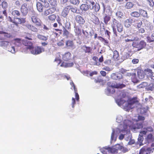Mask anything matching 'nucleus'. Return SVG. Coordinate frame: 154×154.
Wrapping results in <instances>:
<instances>
[{
  "mask_svg": "<svg viewBox=\"0 0 154 154\" xmlns=\"http://www.w3.org/2000/svg\"><path fill=\"white\" fill-rule=\"evenodd\" d=\"M111 17L108 15H106L104 17V22L106 24H107L108 21H109Z\"/></svg>",
  "mask_w": 154,
  "mask_h": 154,
  "instance_id": "obj_51",
  "label": "nucleus"
},
{
  "mask_svg": "<svg viewBox=\"0 0 154 154\" xmlns=\"http://www.w3.org/2000/svg\"><path fill=\"white\" fill-rule=\"evenodd\" d=\"M143 134V133L141 134L140 132V134H139L138 138V142H139V143L140 146L143 145V144L142 143V142L144 139Z\"/></svg>",
  "mask_w": 154,
  "mask_h": 154,
  "instance_id": "obj_27",
  "label": "nucleus"
},
{
  "mask_svg": "<svg viewBox=\"0 0 154 154\" xmlns=\"http://www.w3.org/2000/svg\"><path fill=\"white\" fill-rule=\"evenodd\" d=\"M147 39L149 42L154 41V33L152 35L151 37L148 36Z\"/></svg>",
  "mask_w": 154,
  "mask_h": 154,
  "instance_id": "obj_48",
  "label": "nucleus"
},
{
  "mask_svg": "<svg viewBox=\"0 0 154 154\" xmlns=\"http://www.w3.org/2000/svg\"><path fill=\"white\" fill-rule=\"evenodd\" d=\"M134 6V4L131 2H127L125 5V7L126 8L129 9L133 8Z\"/></svg>",
  "mask_w": 154,
  "mask_h": 154,
  "instance_id": "obj_40",
  "label": "nucleus"
},
{
  "mask_svg": "<svg viewBox=\"0 0 154 154\" xmlns=\"http://www.w3.org/2000/svg\"><path fill=\"white\" fill-rule=\"evenodd\" d=\"M65 25L66 28L68 29H69L71 27V24L69 22L67 21L65 23Z\"/></svg>",
  "mask_w": 154,
  "mask_h": 154,
  "instance_id": "obj_57",
  "label": "nucleus"
},
{
  "mask_svg": "<svg viewBox=\"0 0 154 154\" xmlns=\"http://www.w3.org/2000/svg\"><path fill=\"white\" fill-rule=\"evenodd\" d=\"M115 99L117 104L127 111L133 108L134 106V104L137 102L135 99L128 101V97L126 95V92L124 91H117Z\"/></svg>",
  "mask_w": 154,
  "mask_h": 154,
  "instance_id": "obj_1",
  "label": "nucleus"
},
{
  "mask_svg": "<svg viewBox=\"0 0 154 154\" xmlns=\"http://www.w3.org/2000/svg\"><path fill=\"white\" fill-rule=\"evenodd\" d=\"M152 70L150 69H148L145 71V73L148 76H150L152 75Z\"/></svg>",
  "mask_w": 154,
  "mask_h": 154,
  "instance_id": "obj_46",
  "label": "nucleus"
},
{
  "mask_svg": "<svg viewBox=\"0 0 154 154\" xmlns=\"http://www.w3.org/2000/svg\"><path fill=\"white\" fill-rule=\"evenodd\" d=\"M148 84L146 82H143L137 85V87L139 88H143L147 85Z\"/></svg>",
  "mask_w": 154,
  "mask_h": 154,
  "instance_id": "obj_43",
  "label": "nucleus"
},
{
  "mask_svg": "<svg viewBox=\"0 0 154 154\" xmlns=\"http://www.w3.org/2000/svg\"><path fill=\"white\" fill-rule=\"evenodd\" d=\"M138 120L140 121H143L145 119L144 116L139 115L138 116Z\"/></svg>",
  "mask_w": 154,
  "mask_h": 154,
  "instance_id": "obj_63",
  "label": "nucleus"
},
{
  "mask_svg": "<svg viewBox=\"0 0 154 154\" xmlns=\"http://www.w3.org/2000/svg\"><path fill=\"white\" fill-rule=\"evenodd\" d=\"M147 109L146 108L142 107L140 109V114H143L147 112Z\"/></svg>",
  "mask_w": 154,
  "mask_h": 154,
  "instance_id": "obj_55",
  "label": "nucleus"
},
{
  "mask_svg": "<svg viewBox=\"0 0 154 154\" xmlns=\"http://www.w3.org/2000/svg\"><path fill=\"white\" fill-rule=\"evenodd\" d=\"M134 22L135 23L134 26L137 28H139L141 27V26L143 25L142 21L140 19H135Z\"/></svg>",
  "mask_w": 154,
  "mask_h": 154,
  "instance_id": "obj_18",
  "label": "nucleus"
},
{
  "mask_svg": "<svg viewBox=\"0 0 154 154\" xmlns=\"http://www.w3.org/2000/svg\"><path fill=\"white\" fill-rule=\"evenodd\" d=\"M132 52L131 51H128V52H124L122 57L124 60L130 57V55H132Z\"/></svg>",
  "mask_w": 154,
  "mask_h": 154,
  "instance_id": "obj_26",
  "label": "nucleus"
},
{
  "mask_svg": "<svg viewBox=\"0 0 154 154\" xmlns=\"http://www.w3.org/2000/svg\"><path fill=\"white\" fill-rule=\"evenodd\" d=\"M69 9L70 8L68 6L64 8L61 13L62 16L64 17H66L69 12Z\"/></svg>",
  "mask_w": 154,
  "mask_h": 154,
  "instance_id": "obj_19",
  "label": "nucleus"
},
{
  "mask_svg": "<svg viewBox=\"0 0 154 154\" xmlns=\"http://www.w3.org/2000/svg\"><path fill=\"white\" fill-rule=\"evenodd\" d=\"M21 11L23 15H26L28 13V10L27 8V4H23L21 6Z\"/></svg>",
  "mask_w": 154,
  "mask_h": 154,
  "instance_id": "obj_14",
  "label": "nucleus"
},
{
  "mask_svg": "<svg viewBox=\"0 0 154 154\" xmlns=\"http://www.w3.org/2000/svg\"><path fill=\"white\" fill-rule=\"evenodd\" d=\"M4 34V36L5 38H10L11 36V35L10 33L5 32L3 33Z\"/></svg>",
  "mask_w": 154,
  "mask_h": 154,
  "instance_id": "obj_64",
  "label": "nucleus"
},
{
  "mask_svg": "<svg viewBox=\"0 0 154 154\" xmlns=\"http://www.w3.org/2000/svg\"><path fill=\"white\" fill-rule=\"evenodd\" d=\"M145 140L146 143H151L154 140V136L152 134H149L145 138Z\"/></svg>",
  "mask_w": 154,
  "mask_h": 154,
  "instance_id": "obj_16",
  "label": "nucleus"
},
{
  "mask_svg": "<svg viewBox=\"0 0 154 154\" xmlns=\"http://www.w3.org/2000/svg\"><path fill=\"white\" fill-rule=\"evenodd\" d=\"M119 57L118 52L117 51H115L113 52V57L115 59H118Z\"/></svg>",
  "mask_w": 154,
  "mask_h": 154,
  "instance_id": "obj_53",
  "label": "nucleus"
},
{
  "mask_svg": "<svg viewBox=\"0 0 154 154\" xmlns=\"http://www.w3.org/2000/svg\"><path fill=\"white\" fill-rule=\"evenodd\" d=\"M130 15L131 17H134L138 18L140 17V14H139V11H134L131 12L130 13Z\"/></svg>",
  "mask_w": 154,
  "mask_h": 154,
  "instance_id": "obj_33",
  "label": "nucleus"
},
{
  "mask_svg": "<svg viewBox=\"0 0 154 154\" xmlns=\"http://www.w3.org/2000/svg\"><path fill=\"white\" fill-rule=\"evenodd\" d=\"M0 5H1L4 8H5L8 6V4L5 0H0Z\"/></svg>",
  "mask_w": 154,
  "mask_h": 154,
  "instance_id": "obj_35",
  "label": "nucleus"
},
{
  "mask_svg": "<svg viewBox=\"0 0 154 154\" xmlns=\"http://www.w3.org/2000/svg\"><path fill=\"white\" fill-rule=\"evenodd\" d=\"M116 120L117 122L120 123L122 120V118L121 116H117Z\"/></svg>",
  "mask_w": 154,
  "mask_h": 154,
  "instance_id": "obj_61",
  "label": "nucleus"
},
{
  "mask_svg": "<svg viewBox=\"0 0 154 154\" xmlns=\"http://www.w3.org/2000/svg\"><path fill=\"white\" fill-rule=\"evenodd\" d=\"M125 22L132 24V23L133 22V20L131 18H129L126 20Z\"/></svg>",
  "mask_w": 154,
  "mask_h": 154,
  "instance_id": "obj_59",
  "label": "nucleus"
},
{
  "mask_svg": "<svg viewBox=\"0 0 154 154\" xmlns=\"http://www.w3.org/2000/svg\"><path fill=\"white\" fill-rule=\"evenodd\" d=\"M137 75L140 79H142L145 76V74L143 71L142 70H138L137 71Z\"/></svg>",
  "mask_w": 154,
  "mask_h": 154,
  "instance_id": "obj_25",
  "label": "nucleus"
},
{
  "mask_svg": "<svg viewBox=\"0 0 154 154\" xmlns=\"http://www.w3.org/2000/svg\"><path fill=\"white\" fill-rule=\"evenodd\" d=\"M48 2L50 5L53 6H56L57 5V0H49Z\"/></svg>",
  "mask_w": 154,
  "mask_h": 154,
  "instance_id": "obj_50",
  "label": "nucleus"
},
{
  "mask_svg": "<svg viewBox=\"0 0 154 154\" xmlns=\"http://www.w3.org/2000/svg\"><path fill=\"white\" fill-rule=\"evenodd\" d=\"M138 11L139 12V14H140V17L141 16L143 17L147 18H148L149 17L146 11L141 8L139 9Z\"/></svg>",
  "mask_w": 154,
  "mask_h": 154,
  "instance_id": "obj_17",
  "label": "nucleus"
},
{
  "mask_svg": "<svg viewBox=\"0 0 154 154\" xmlns=\"http://www.w3.org/2000/svg\"><path fill=\"white\" fill-rule=\"evenodd\" d=\"M132 122L128 120H125L123 122V128L124 130L128 129L129 127L131 129V127L132 125Z\"/></svg>",
  "mask_w": 154,
  "mask_h": 154,
  "instance_id": "obj_13",
  "label": "nucleus"
},
{
  "mask_svg": "<svg viewBox=\"0 0 154 154\" xmlns=\"http://www.w3.org/2000/svg\"><path fill=\"white\" fill-rule=\"evenodd\" d=\"M75 33L78 34V35H80L81 34V30L79 27H76L75 31Z\"/></svg>",
  "mask_w": 154,
  "mask_h": 154,
  "instance_id": "obj_58",
  "label": "nucleus"
},
{
  "mask_svg": "<svg viewBox=\"0 0 154 154\" xmlns=\"http://www.w3.org/2000/svg\"><path fill=\"white\" fill-rule=\"evenodd\" d=\"M7 49L12 53H14L15 52V49L14 47L11 46V45L8 47Z\"/></svg>",
  "mask_w": 154,
  "mask_h": 154,
  "instance_id": "obj_42",
  "label": "nucleus"
},
{
  "mask_svg": "<svg viewBox=\"0 0 154 154\" xmlns=\"http://www.w3.org/2000/svg\"><path fill=\"white\" fill-rule=\"evenodd\" d=\"M136 74L134 75H132L131 77L132 82L134 83H137L139 82V81L135 77Z\"/></svg>",
  "mask_w": 154,
  "mask_h": 154,
  "instance_id": "obj_49",
  "label": "nucleus"
},
{
  "mask_svg": "<svg viewBox=\"0 0 154 154\" xmlns=\"http://www.w3.org/2000/svg\"><path fill=\"white\" fill-rule=\"evenodd\" d=\"M63 35L64 36L66 37V38L69 37H71L72 36V35L71 34L69 33L67 30L65 29L63 31Z\"/></svg>",
  "mask_w": 154,
  "mask_h": 154,
  "instance_id": "obj_32",
  "label": "nucleus"
},
{
  "mask_svg": "<svg viewBox=\"0 0 154 154\" xmlns=\"http://www.w3.org/2000/svg\"><path fill=\"white\" fill-rule=\"evenodd\" d=\"M32 21L33 23L35 24L36 26H40L41 25V21L37 17V14H34L31 17Z\"/></svg>",
  "mask_w": 154,
  "mask_h": 154,
  "instance_id": "obj_11",
  "label": "nucleus"
},
{
  "mask_svg": "<svg viewBox=\"0 0 154 154\" xmlns=\"http://www.w3.org/2000/svg\"><path fill=\"white\" fill-rule=\"evenodd\" d=\"M124 136L126 137H129V138H131V134L130 133H128L127 134L123 135V134H121L119 137V139L120 140H122L124 138Z\"/></svg>",
  "mask_w": 154,
  "mask_h": 154,
  "instance_id": "obj_41",
  "label": "nucleus"
},
{
  "mask_svg": "<svg viewBox=\"0 0 154 154\" xmlns=\"http://www.w3.org/2000/svg\"><path fill=\"white\" fill-rule=\"evenodd\" d=\"M83 33L84 35L86 37V38H89L88 36V33L86 31H84V30H82Z\"/></svg>",
  "mask_w": 154,
  "mask_h": 154,
  "instance_id": "obj_62",
  "label": "nucleus"
},
{
  "mask_svg": "<svg viewBox=\"0 0 154 154\" xmlns=\"http://www.w3.org/2000/svg\"><path fill=\"white\" fill-rule=\"evenodd\" d=\"M39 1L42 2L44 4V7L48 8L49 6V4L48 0H39Z\"/></svg>",
  "mask_w": 154,
  "mask_h": 154,
  "instance_id": "obj_45",
  "label": "nucleus"
},
{
  "mask_svg": "<svg viewBox=\"0 0 154 154\" xmlns=\"http://www.w3.org/2000/svg\"><path fill=\"white\" fill-rule=\"evenodd\" d=\"M125 85L122 83L112 84L111 87L107 88V91L111 94H113L115 91L114 88H122L125 87Z\"/></svg>",
  "mask_w": 154,
  "mask_h": 154,
  "instance_id": "obj_6",
  "label": "nucleus"
},
{
  "mask_svg": "<svg viewBox=\"0 0 154 154\" xmlns=\"http://www.w3.org/2000/svg\"><path fill=\"white\" fill-rule=\"evenodd\" d=\"M112 27L114 36L117 37L119 36V33L116 30V27H117V31L118 32L120 33L123 31V25L115 18H113L112 20Z\"/></svg>",
  "mask_w": 154,
  "mask_h": 154,
  "instance_id": "obj_3",
  "label": "nucleus"
},
{
  "mask_svg": "<svg viewBox=\"0 0 154 154\" xmlns=\"http://www.w3.org/2000/svg\"><path fill=\"white\" fill-rule=\"evenodd\" d=\"M70 3L74 5H78L80 3V1L79 0H70Z\"/></svg>",
  "mask_w": 154,
  "mask_h": 154,
  "instance_id": "obj_47",
  "label": "nucleus"
},
{
  "mask_svg": "<svg viewBox=\"0 0 154 154\" xmlns=\"http://www.w3.org/2000/svg\"><path fill=\"white\" fill-rule=\"evenodd\" d=\"M80 8L82 11H88L89 9L88 5L86 4H82L80 7Z\"/></svg>",
  "mask_w": 154,
  "mask_h": 154,
  "instance_id": "obj_31",
  "label": "nucleus"
},
{
  "mask_svg": "<svg viewBox=\"0 0 154 154\" xmlns=\"http://www.w3.org/2000/svg\"><path fill=\"white\" fill-rule=\"evenodd\" d=\"M48 19L51 21H54L56 18V16L54 14H52L48 17Z\"/></svg>",
  "mask_w": 154,
  "mask_h": 154,
  "instance_id": "obj_52",
  "label": "nucleus"
},
{
  "mask_svg": "<svg viewBox=\"0 0 154 154\" xmlns=\"http://www.w3.org/2000/svg\"><path fill=\"white\" fill-rule=\"evenodd\" d=\"M116 15L119 18H122L124 17V14L121 11H118L116 13Z\"/></svg>",
  "mask_w": 154,
  "mask_h": 154,
  "instance_id": "obj_44",
  "label": "nucleus"
},
{
  "mask_svg": "<svg viewBox=\"0 0 154 154\" xmlns=\"http://www.w3.org/2000/svg\"><path fill=\"white\" fill-rule=\"evenodd\" d=\"M26 26L28 29L34 32H37L38 31V29L33 25L27 24Z\"/></svg>",
  "mask_w": 154,
  "mask_h": 154,
  "instance_id": "obj_22",
  "label": "nucleus"
},
{
  "mask_svg": "<svg viewBox=\"0 0 154 154\" xmlns=\"http://www.w3.org/2000/svg\"><path fill=\"white\" fill-rule=\"evenodd\" d=\"M37 37L39 39L45 41L48 39V36H46L39 34L37 35Z\"/></svg>",
  "mask_w": 154,
  "mask_h": 154,
  "instance_id": "obj_39",
  "label": "nucleus"
},
{
  "mask_svg": "<svg viewBox=\"0 0 154 154\" xmlns=\"http://www.w3.org/2000/svg\"><path fill=\"white\" fill-rule=\"evenodd\" d=\"M23 43L24 45V48L27 50L29 49L31 53L32 54L35 55L39 54L45 51L44 49L40 47H33L32 43L31 41L24 40Z\"/></svg>",
  "mask_w": 154,
  "mask_h": 154,
  "instance_id": "obj_2",
  "label": "nucleus"
},
{
  "mask_svg": "<svg viewBox=\"0 0 154 154\" xmlns=\"http://www.w3.org/2000/svg\"><path fill=\"white\" fill-rule=\"evenodd\" d=\"M103 9L104 10L106 9V11L109 14L111 13V9L110 6H107L106 8L105 7V5L104 4L103 5Z\"/></svg>",
  "mask_w": 154,
  "mask_h": 154,
  "instance_id": "obj_36",
  "label": "nucleus"
},
{
  "mask_svg": "<svg viewBox=\"0 0 154 154\" xmlns=\"http://www.w3.org/2000/svg\"><path fill=\"white\" fill-rule=\"evenodd\" d=\"M71 56V54L69 52H68L63 55L62 58L64 60H68L70 59Z\"/></svg>",
  "mask_w": 154,
  "mask_h": 154,
  "instance_id": "obj_24",
  "label": "nucleus"
},
{
  "mask_svg": "<svg viewBox=\"0 0 154 154\" xmlns=\"http://www.w3.org/2000/svg\"><path fill=\"white\" fill-rule=\"evenodd\" d=\"M103 148L107 150L109 152L112 153H117L119 150H122V149L124 147L120 144H117L115 146L112 147L106 146L104 147Z\"/></svg>",
  "mask_w": 154,
  "mask_h": 154,
  "instance_id": "obj_4",
  "label": "nucleus"
},
{
  "mask_svg": "<svg viewBox=\"0 0 154 154\" xmlns=\"http://www.w3.org/2000/svg\"><path fill=\"white\" fill-rule=\"evenodd\" d=\"M12 14L15 17L19 16L20 15V13L19 11L17 10H14L12 11Z\"/></svg>",
  "mask_w": 154,
  "mask_h": 154,
  "instance_id": "obj_54",
  "label": "nucleus"
},
{
  "mask_svg": "<svg viewBox=\"0 0 154 154\" xmlns=\"http://www.w3.org/2000/svg\"><path fill=\"white\" fill-rule=\"evenodd\" d=\"M120 132V130L119 128L116 129V130L114 129H112V132L111 135V143L115 142L116 140L117 135Z\"/></svg>",
  "mask_w": 154,
  "mask_h": 154,
  "instance_id": "obj_10",
  "label": "nucleus"
},
{
  "mask_svg": "<svg viewBox=\"0 0 154 154\" xmlns=\"http://www.w3.org/2000/svg\"><path fill=\"white\" fill-rule=\"evenodd\" d=\"M26 22V20L24 18H15L14 23L15 24L17 25L18 24H21L22 23H24Z\"/></svg>",
  "mask_w": 154,
  "mask_h": 154,
  "instance_id": "obj_21",
  "label": "nucleus"
},
{
  "mask_svg": "<svg viewBox=\"0 0 154 154\" xmlns=\"http://www.w3.org/2000/svg\"><path fill=\"white\" fill-rule=\"evenodd\" d=\"M128 38L129 39H130L131 42L133 41H138L139 40V38L136 36L131 35L128 36Z\"/></svg>",
  "mask_w": 154,
  "mask_h": 154,
  "instance_id": "obj_34",
  "label": "nucleus"
},
{
  "mask_svg": "<svg viewBox=\"0 0 154 154\" xmlns=\"http://www.w3.org/2000/svg\"><path fill=\"white\" fill-rule=\"evenodd\" d=\"M137 29H138L137 32H138L139 33H143L145 32V30L143 28L140 27V28Z\"/></svg>",
  "mask_w": 154,
  "mask_h": 154,
  "instance_id": "obj_60",
  "label": "nucleus"
},
{
  "mask_svg": "<svg viewBox=\"0 0 154 154\" xmlns=\"http://www.w3.org/2000/svg\"><path fill=\"white\" fill-rule=\"evenodd\" d=\"M10 43L7 41H2L0 42V46L5 48H6L10 46Z\"/></svg>",
  "mask_w": 154,
  "mask_h": 154,
  "instance_id": "obj_28",
  "label": "nucleus"
},
{
  "mask_svg": "<svg viewBox=\"0 0 154 154\" xmlns=\"http://www.w3.org/2000/svg\"><path fill=\"white\" fill-rule=\"evenodd\" d=\"M143 127V123L141 122H136L133 123L131 127V130L134 132H137L140 131V130Z\"/></svg>",
  "mask_w": 154,
  "mask_h": 154,
  "instance_id": "obj_7",
  "label": "nucleus"
},
{
  "mask_svg": "<svg viewBox=\"0 0 154 154\" xmlns=\"http://www.w3.org/2000/svg\"><path fill=\"white\" fill-rule=\"evenodd\" d=\"M55 11V9L54 8H51L45 10L44 12V14L45 16H47L54 12Z\"/></svg>",
  "mask_w": 154,
  "mask_h": 154,
  "instance_id": "obj_23",
  "label": "nucleus"
},
{
  "mask_svg": "<svg viewBox=\"0 0 154 154\" xmlns=\"http://www.w3.org/2000/svg\"><path fill=\"white\" fill-rule=\"evenodd\" d=\"M69 7V10H71L72 12L74 13H78L79 11H78L77 8L76 7H72V6L70 5L68 6Z\"/></svg>",
  "mask_w": 154,
  "mask_h": 154,
  "instance_id": "obj_37",
  "label": "nucleus"
},
{
  "mask_svg": "<svg viewBox=\"0 0 154 154\" xmlns=\"http://www.w3.org/2000/svg\"><path fill=\"white\" fill-rule=\"evenodd\" d=\"M75 19L76 22L80 24H84L85 22L84 18L79 15H77L75 17Z\"/></svg>",
  "mask_w": 154,
  "mask_h": 154,
  "instance_id": "obj_15",
  "label": "nucleus"
},
{
  "mask_svg": "<svg viewBox=\"0 0 154 154\" xmlns=\"http://www.w3.org/2000/svg\"><path fill=\"white\" fill-rule=\"evenodd\" d=\"M100 9V6L99 4L97 3H96L94 6L92 8V10H94L96 12L98 11Z\"/></svg>",
  "mask_w": 154,
  "mask_h": 154,
  "instance_id": "obj_38",
  "label": "nucleus"
},
{
  "mask_svg": "<svg viewBox=\"0 0 154 154\" xmlns=\"http://www.w3.org/2000/svg\"><path fill=\"white\" fill-rule=\"evenodd\" d=\"M65 48L72 50L75 48L76 46L72 40H68L65 42Z\"/></svg>",
  "mask_w": 154,
  "mask_h": 154,
  "instance_id": "obj_12",
  "label": "nucleus"
},
{
  "mask_svg": "<svg viewBox=\"0 0 154 154\" xmlns=\"http://www.w3.org/2000/svg\"><path fill=\"white\" fill-rule=\"evenodd\" d=\"M74 64L73 62L70 63H66V62H63L61 64V66H63L65 67H68L72 66Z\"/></svg>",
  "mask_w": 154,
  "mask_h": 154,
  "instance_id": "obj_29",
  "label": "nucleus"
},
{
  "mask_svg": "<svg viewBox=\"0 0 154 154\" xmlns=\"http://www.w3.org/2000/svg\"><path fill=\"white\" fill-rule=\"evenodd\" d=\"M154 150V143H152L149 147H144L140 150L139 154H149Z\"/></svg>",
  "mask_w": 154,
  "mask_h": 154,
  "instance_id": "obj_5",
  "label": "nucleus"
},
{
  "mask_svg": "<svg viewBox=\"0 0 154 154\" xmlns=\"http://www.w3.org/2000/svg\"><path fill=\"white\" fill-rule=\"evenodd\" d=\"M144 130L141 131V134L143 133V134H146L147 131L151 132L153 131V129L151 127H149L144 129Z\"/></svg>",
  "mask_w": 154,
  "mask_h": 154,
  "instance_id": "obj_30",
  "label": "nucleus"
},
{
  "mask_svg": "<svg viewBox=\"0 0 154 154\" xmlns=\"http://www.w3.org/2000/svg\"><path fill=\"white\" fill-rule=\"evenodd\" d=\"M90 4L89 5V8L90 10H92V8L94 6V5H95V2L94 1H91L89 2Z\"/></svg>",
  "mask_w": 154,
  "mask_h": 154,
  "instance_id": "obj_56",
  "label": "nucleus"
},
{
  "mask_svg": "<svg viewBox=\"0 0 154 154\" xmlns=\"http://www.w3.org/2000/svg\"><path fill=\"white\" fill-rule=\"evenodd\" d=\"M110 78L114 81H119L123 78V76L120 72H115L111 74Z\"/></svg>",
  "mask_w": 154,
  "mask_h": 154,
  "instance_id": "obj_8",
  "label": "nucleus"
},
{
  "mask_svg": "<svg viewBox=\"0 0 154 154\" xmlns=\"http://www.w3.org/2000/svg\"><path fill=\"white\" fill-rule=\"evenodd\" d=\"M36 5L37 9L39 12H41L43 11L44 5H42V3L39 2H37Z\"/></svg>",
  "mask_w": 154,
  "mask_h": 154,
  "instance_id": "obj_20",
  "label": "nucleus"
},
{
  "mask_svg": "<svg viewBox=\"0 0 154 154\" xmlns=\"http://www.w3.org/2000/svg\"><path fill=\"white\" fill-rule=\"evenodd\" d=\"M146 45V43L144 41L142 40L140 42L136 43L133 46L134 48H137V51H139L145 48Z\"/></svg>",
  "mask_w": 154,
  "mask_h": 154,
  "instance_id": "obj_9",
  "label": "nucleus"
}]
</instances>
